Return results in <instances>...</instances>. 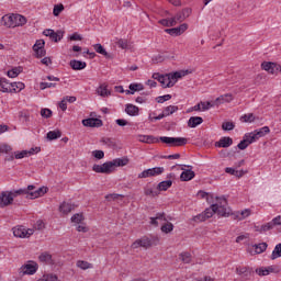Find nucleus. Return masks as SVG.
<instances>
[{"mask_svg": "<svg viewBox=\"0 0 281 281\" xmlns=\"http://www.w3.org/2000/svg\"><path fill=\"white\" fill-rule=\"evenodd\" d=\"M1 23L4 27H22V25L27 23V19L19 13H12L10 15L2 16Z\"/></svg>", "mask_w": 281, "mask_h": 281, "instance_id": "obj_1", "label": "nucleus"}, {"mask_svg": "<svg viewBox=\"0 0 281 281\" xmlns=\"http://www.w3.org/2000/svg\"><path fill=\"white\" fill-rule=\"evenodd\" d=\"M212 207L217 212L218 216H231L232 215V209L227 205V199L225 196H216L215 203L212 204Z\"/></svg>", "mask_w": 281, "mask_h": 281, "instance_id": "obj_2", "label": "nucleus"}, {"mask_svg": "<svg viewBox=\"0 0 281 281\" xmlns=\"http://www.w3.org/2000/svg\"><path fill=\"white\" fill-rule=\"evenodd\" d=\"M25 191L15 190V191H2L0 193V207H8V205H12L14 203V199L16 196H21Z\"/></svg>", "mask_w": 281, "mask_h": 281, "instance_id": "obj_3", "label": "nucleus"}, {"mask_svg": "<svg viewBox=\"0 0 281 281\" xmlns=\"http://www.w3.org/2000/svg\"><path fill=\"white\" fill-rule=\"evenodd\" d=\"M36 271H38V263L36 261H27L18 269V274L20 278H23V276H34Z\"/></svg>", "mask_w": 281, "mask_h": 281, "instance_id": "obj_4", "label": "nucleus"}, {"mask_svg": "<svg viewBox=\"0 0 281 281\" xmlns=\"http://www.w3.org/2000/svg\"><path fill=\"white\" fill-rule=\"evenodd\" d=\"M159 139L162 144H167L168 146H186V144H188V138L183 137L160 136Z\"/></svg>", "mask_w": 281, "mask_h": 281, "instance_id": "obj_5", "label": "nucleus"}, {"mask_svg": "<svg viewBox=\"0 0 281 281\" xmlns=\"http://www.w3.org/2000/svg\"><path fill=\"white\" fill-rule=\"evenodd\" d=\"M92 170L101 175H111V172L115 171V167L113 166V161H108L103 165H93Z\"/></svg>", "mask_w": 281, "mask_h": 281, "instance_id": "obj_6", "label": "nucleus"}, {"mask_svg": "<svg viewBox=\"0 0 281 281\" xmlns=\"http://www.w3.org/2000/svg\"><path fill=\"white\" fill-rule=\"evenodd\" d=\"M261 69H263V71H268V74H271L272 76H278V74H281L280 64L272 61H263L261 64Z\"/></svg>", "mask_w": 281, "mask_h": 281, "instance_id": "obj_7", "label": "nucleus"}, {"mask_svg": "<svg viewBox=\"0 0 281 281\" xmlns=\"http://www.w3.org/2000/svg\"><path fill=\"white\" fill-rule=\"evenodd\" d=\"M164 167H154L142 171L138 175V179H148V177H157L158 175H164Z\"/></svg>", "mask_w": 281, "mask_h": 281, "instance_id": "obj_8", "label": "nucleus"}, {"mask_svg": "<svg viewBox=\"0 0 281 281\" xmlns=\"http://www.w3.org/2000/svg\"><path fill=\"white\" fill-rule=\"evenodd\" d=\"M33 52H35L37 58H43V56L47 54V52L45 50V41L37 40L36 43L33 45Z\"/></svg>", "mask_w": 281, "mask_h": 281, "instance_id": "obj_9", "label": "nucleus"}, {"mask_svg": "<svg viewBox=\"0 0 281 281\" xmlns=\"http://www.w3.org/2000/svg\"><path fill=\"white\" fill-rule=\"evenodd\" d=\"M44 36H48L50 41H54V43H58L63 40V31L55 32L52 29H46L43 31Z\"/></svg>", "mask_w": 281, "mask_h": 281, "instance_id": "obj_10", "label": "nucleus"}, {"mask_svg": "<svg viewBox=\"0 0 281 281\" xmlns=\"http://www.w3.org/2000/svg\"><path fill=\"white\" fill-rule=\"evenodd\" d=\"M15 83L8 82V79L0 77V91L2 93H12L14 91L16 93V88H14Z\"/></svg>", "mask_w": 281, "mask_h": 281, "instance_id": "obj_11", "label": "nucleus"}, {"mask_svg": "<svg viewBox=\"0 0 281 281\" xmlns=\"http://www.w3.org/2000/svg\"><path fill=\"white\" fill-rule=\"evenodd\" d=\"M138 247H143L144 249H148L153 247V240L148 237H143L142 239H137L132 244L133 249H138Z\"/></svg>", "mask_w": 281, "mask_h": 281, "instance_id": "obj_12", "label": "nucleus"}, {"mask_svg": "<svg viewBox=\"0 0 281 281\" xmlns=\"http://www.w3.org/2000/svg\"><path fill=\"white\" fill-rule=\"evenodd\" d=\"M187 30H188V24L183 23L173 29H166L165 32L170 36H181V34H183V32H186Z\"/></svg>", "mask_w": 281, "mask_h": 281, "instance_id": "obj_13", "label": "nucleus"}, {"mask_svg": "<svg viewBox=\"0 0 281 281\" xmlns=\"http://www.w3.org/2000/svg\"><path fill=\"white\" fill-rule=\"evenodd\" d=\"M82 124L89 128H100V126H102V120L100 119H86L82 120Z\"/></svg>", "mask_w": 281, "mask_h": 281, "instance_id": "obj_14", "label": "nucleus"}, {"mask_svg": "<svg viewBox=\"0 0 281 281\" xmlns=\"http://www.w3.org/2000/svg\"><path fill=\"white\" fill-rule=\"evenodd\" d=\"M159 82L164 89H170L173 85H177V81L171 79L170 74L162 75Z\"/></svg>", "mask_w": 281, "mask_h": 281, "instance_id": "obj_15", "label": "nucleus"}, {"mask_svg": "<svg viewBox=\"0 0 281 281\" xmlns=\"http://www.w3.org/2000/svg\"><path fill=\"white\" fill-rule=\"evenodd\" d=\"M236 273L244 280H249V277L252 276L254 271L248 267H239L236 269Z\"/></svg>", "mask_w": 281, "mask_h": 281, "instance_id": "obj_16", "label": "nucleus"}, {"mask_svg": "<svg viewBox=\"0 0 281 281\" xmlns=\"http://www.w3.org/2000/svg\"><path fill=\"white\" fill-rule=\"evenodd\" d=\"M234 144V139L229 136L222 137L218 142L215 143L216 148H229Z\"/></svg>", "mask_w": 281, "mask_h": 281, "instance_id": "obj_17", "label": "nucleus"}, {"mask_svg": "<svg viewBox=\"0 0 281 281\" xmlns=\"http://www.w3.org/2000/svg\"><path fill=\"white\" fill-rule=\"evenodd\" d=\"M182 173L180 175V181H192V179H194V177H196V175L194 173V171H192V169H183L182 168Z\"/></svg>", "mask_w": 281, "mask_h": 281, "instance_id": "obj_18", "label": "nucleus"}, {"mask_svg": "<svg viewBox=\"0 0 281 281\" xmlns=\"http://www.w3.org/2000/svg\"><path fill=\"white\" fill-rule=\"evenodd\" d=\"M138 142H142L143 144H157L160 139L153 135H138Z\"/></svg>", "mask_w": 281, "mask_h": 281, "instance_id": "obj_19", "label": "nucleus"}, {"mask_svg": "<svg viewBox=\"0 0 281 281\" xmlns=\"http://www.w3.org/2000/svg\"><path fill=\"white\" fill-rule=\"evenodd\" d=\"M267 247H268L267 243L256 244L251 246L250 254H262L267 251Z\"/></svg>", "mask_w": 281, "mask_h": 281, "instance_id": "obj_20", "label": "nucleus"}, {"mask_svg": "<svg viewBox=\"0 0 281 281\" xmlns=\"http://www.w3.org/2000/svg\"><path fill=\"white\" fill-rule=\"evenodd\" d=\"M200 124H203V117L201 116H191L188 121L189 128H196Z\"/></svg>", "mask_w": 281, "mask_h": 281, "instance_id": "obj_21", "label": "nucleus"}, {"mask_svg": "<svg viewBox=\"0 0 281 281\" xmlns=\"http://www.w3.org/2000/svg\"><path fill=\"white\" fill-rule=\"evenodd\" d=\"M225 172H227V175H233V177H237L238 179H240V177H245V175H247V170L238 171L232 167H226Z\"/></svg>", "mask_w": 281, "mask_h": 281, "instance_id": "obj_22", "label": "nucleus"}, {"mask_svg": "<svg viewBox=\"0 0 281 281\" xmlns=\"http://www.w3.org/2000/svg\"><path fill=\"white\" fill-rule=\"evenodd\" d=\"M47 194V187H41L35 191L29 193L30 199H38V196H43Z\"/></svg>", "mask_w": 281, "mask_h": 281, "instance_id": "obj_23", "label": "nucleus"}, {"mask_svg": "<svg viewBox=\"0 0 281 281\" xmlns=\"http://www.w3.org/2000/svg\"><path fill=\"white\" fill-rule=\"evenodd\" d=\"M125 113H127V115H131L132 117H134L135 115H139V108L136 105H133L131 103H127L125 105Z\"/></svg>", "mask_w": 281, "mask_h": 281, "instance_id": "obj_24", "label": "nucleus"}, {"mask_svg": "<svg viewBox=\"0 0 281 281\" xmlns=\"http://www.w3.org/2000/svg\"><path fill=\"white\" fill-rule=\"evenodd\" d=\"M232 100H234V97L232 95V93H227V94L218 97L214 101V104H215V106H218V104H225V102H232Z\"/></svg>", "mask_w": 281, "mask_h": 281, "instance_id": "obj_25", "label": "nucleus"}, {"mask_svg": "<svg viewBox=\"0 0 281 281\" xmlns=\"http://www.w3.org/2000/svg\"><path fill=\"white\" fill-rule=\"evenodd\" d=\"M70 67L75 71H80V69H85L87 67V63L72 59L70 60Z\"/></svg>", "mask_w": 281, "mask_h": 281, "instance_id": "obj_26", "label": "nucleus"}, {"mask_svg": "<svg viewBox=\"0 0 281 281\" xmlns=\"http://www.w3.org/2000/svg\"><path fill=\"white\" fill-rule=\"evenodd\" d=\"M93 49L94 52H97V54H101L105 58H113V56L109 54L106 49H104V46H102V44H94Z\"/></svg>", "mask_w": 281, "mask_h": 281, "instance_id": "obj_27", "label": "nucleus"}, {"mask_svg": "<svg viewBox=\"0 0 281 281\" xmlns=\"http://www.w3.org/2000/svg\"><path fill=\"white\" fill-rule=\"evenodd\" d=\"M251 215V210L249 209H245L241 212H237L236 214H234V218L235 221H245V218L249 217Z\"/></svg>", "mask_w": 281, "mask_h": 281, "instance_id": "obj_28", "label": "nucleus"}, {"mask_svg": "<svg viewBox=\"0 0 281 281\" xmlns=\"http://www.w3.org/2000/svg\"><path fill=\"white\" fill-rule=\"evenodd\" d=\"M38 259L40 262H45V265H54V259L49 252H42Z\"/></svg>", "mask_w": 281, "mask_h": 281, "instance_id": "obj_29", "label": "nucleus"}, {"mask_svg": "<svg viewBox=\"0 0 281 281\" xmlns=\"http://www.w3.org/2000/svg\"><path fill=\"white\" fill-rule=\"evenodd\" d=\"M75 209H76V205L64 202L59 206V212H61L63 214H69V212H71Z\"/></svg>", "mask_w": 281, "mask_h": 281, "instance_id": "obj_30", "label": "nucleus"}, {"mask_svg": "<svg viewBox=\"0 0 281 281\" xmlns=\"http://www.w3.org/2000/svg\"><path fill=\"white\" fill-rule=\"evenodd\" d=\"M169 188H172V180L161 181L157 186V190H159V192H166Z\"/></svg>", "mask_w": 281, "mask_h": 281, "instance_id": "obj_31", "label": "nucleus"}, {"mask_svg": "<svg viewBox=\"0 0 281 281\" xmlns=\"http://www.w3.org/2000/svg\"><path fill=\"white\" fill-rule=\"evenodd\" d=\"M270 229H273V224L271 222L261 226H256V232H259V234H265V232H270Z\"/></svg>", "mask_w": 281, "mask_h": 281, "instance_id": "obj_32", "label": "nucleus"}, {"mask_svg": "<svg viewBox=\"0 0 281 281\" xmlns=\"http://www.w3.org/2000/svg\"><path fill=\"white\" fill-rule=\"evenodd\" d=\"M77 267H78V269H81L82 271H87V269H93V265L90 263L89 261H85V260H78Z\"/></svg>", "mask_w": 281, "mask_h": 281, "instance_id": "obj_33", "label": "nucleus"}, {"mask_svg": "<svg viewBox=\"0 0 281 281\" xmlns=\"http://www.w3.org/2000/svg\"><path fill=\"white\" fill-rule=\"evenodd\" d=\"M106 85H101L98 89L97 92L99 95H101V98H108V95H111V91H109V89H106Z\"/></svg>", "mask_w": 281, "mask_h": 281, "instance_id": "obj_34", "label": "nucleus"}, {"mask_svg": "<svg viewBox=\"0 0 281 281\" xmlns=\"http://www.w3.org/2000/svg\"><path fill=\"white\" fill-rule=\"evenodd\" d=\"M254 133L259 139V137H265V135H268V133H271V130L269 128V126H263L259 130H256Z\"/></svg>", "mask_w": 281, "mask_h": 281, "instance_id": "obj_35", "label": "nucleus"}, {"mask_svg": "<svg viewBox=\"0 0 281 281\" xmlns=\"http://www.w3.org/2000/svg\"><path fill=\"white\" fill-rule=\"evenodd\" d=\"M157 221L168 222V220L166 218V213H157L155 217H150L151 225H158Z\"/></svg>", "mask_w": 281, "mask_h": 281, "instance_id": "obj_36", "label": "nucleus"}, {"mask_svg": "<svg viewBox=\"0 0 281 281\" xmlns=\"http://www.w3.org/2000/svg\"><path fill=\"white\" fill-rule=\"evenodd\" d=\"M127 165H128L127 158H116L112 160V166H114V170L117 167L127 166Z\"/></svg>", "mask_w": 281, "mask_h": 281, "instance_id": "obj_37", "label": "nucleus"}, {"mask_svg": "<svg viewBox=\"0 0 281 281\" xmlns=\"http://www.w3.org/2000/svg\"><path fill=\"white\" fill-rule=\"evenodd\" d=\"M13 236H15V238H25V228H23V226L14 227Z\"/></svg>", "mask_w": 281, "mask_h": 281, "instance_id": "obj_38", "label": "nucleus"}, {"mask_svg": "<svg viewBox=\"0 0 281 281\" xmlns=\"http://www.w3.org/2000/svg\"><path fill=\"white\" fill-rule=\"evenodd\" d=\"M244 139L248 142V145L254 144V142H258V136L255 134V132L247 133L244 135Z\"/></svg>", "mask_w": 281, "mask_h": 281, "instance_id": "obj_39", "label": "nucleus"}, {"mask_svg": "<svg viewBox=\"0 0 281 281\" xmlns=\"http://www.w3.org/2000/svg\"><path fill=\"white\" fill-rule=\"evenodd\" d=\"M179 258L184 265H190L192 262V255L190 252H181Z\"/></svg>", "mask_w": 281, "mask_h": 281, "instance_id": "obj_40", "label": "nucleus"}, {"mask_svg": "<svg viewBox=\"0 0 281 281\" xmlns=\"http://www.w3.org/2000/svg\"><path fill=\"white\" fill-rule=\"evenodd\" d=\"M63 135V133H60V131H50L46 134L47 139H49V142L54 140V139H58L60 138Z\"/></svg>", "mask_w": 281, "mask_h": 281, "instance_id": "obj_41", "label": "nucleus"}, {"mask_svg": "<svg viewBox=\"0 0 281 281\" xmlns=\"http://www.w3.org/2000/svg\"><path fill=\"white\" fill-rule=\"evenodd\" d=\"M177 111H179V108L177 105H169L165 108L162 114H165V117H168V115H172V113H177Z\"/></svg>", "mask_w": 281, "mask_h": 281, "instance_id": "obj_42", "label": "nucleus"}, {"mask_svg": "<svg viewBox=\"0 0 281 281\" xmlns=\"http://www.w3.org/2000/svg\"><path fill=\"white\" fill-rule=\"evenodd\" d=\"M270 258H271V260H276V259H278V258H281V243L278 244V245L274 247V249H273V251H272Z\"/></svg>", "mask_w": 281, "mask_h": 281, "instance_id": "obj_43", "label": "nucleus"}, {"mask_svg": "<svg viewBox=\"0 0 281 281\" xmlns=\"http://www.w3.org/2000/svg\"><path fill=\"white\" fill-rule=\"evenodd\" d=\"M85 221V216L80 213H76L71 217V223H75L76 225H80Z\"/></svg>", "mask_w": 281, "mask_h": 281, "instance_id": "obj_44", "label": "nucleus"}, {"mask_svg": "<svg viewBox=\"0 0 281 281\" xmlns=\"http://www.w3.org/2000/svg\"><path fill=\"white\" fill-rule=\"evenodd\" d=\"M130 91L135 94V91H144V85L142 83H131L128 86Z\"/></svg>", "mask_w": 281, "mask_h": 281, "instance_id": "obj_45", "label": "nucleus"}, {"mask_svg": "<svg viewBox=\"0 0 281 281\" xmlns=\"http://www.w3.org/2000/svg\"><path fill=\"white\" fill-rule=\"evenodd\" d=\"M102 144H105V146H109V148H115L117 146V143L113 138H102Z\"/></svg>", "mask_w": 281, "mask_h": 281, "instance_id": "obj_46", "label": "nucleus"}, {"mask_svg": "<svg viewBox=\"0 0 281 281\" xmlns=\"http://www.w3.org/2000/svg\"><path fill=\"white\" fill-rule=\"evenodd\" d=\"M63 10H65V5H63V3L55 4L53 9L54 16H60V12H63Z\"/></svg>", "mask_w": 281, "mask_h": 281, "instance_id": "obj_47", "label": "nucleus"}, {"mask_svg": "<svg viewBox=\"0 0 281 281\" xmlns=\"http://www.w3.org/2000/svg\"><path fill=\"white\" fill-rule=\"evenodd\" d=\"M117 47L121 49H127L128 48V40L119 38L116 42Z\"/></svg>", "mask_w": 281, "mask_h": 281, "instance_id": "obj_48", "label": "nucleus"}, {"mask_svg": "<svg viewBox=\"0 0 281 281\" xmlns=\"http://www.w3.org/2000/svg\"><path fill=\"white\" fill-rule=\"evenodd\" d=\"M175 229V225L172 223H166L165 225L161 226V232L164 234H170Z\"/></svg>", "mask_w": 281, "mask_h": 281, "instance_id": "obj_49", "label": "nucleus"}, {"mask_svg": "<svg viewBox=\"0 0 281 281\" xmlns=\"http://www.w3.org/2000/svg\"><path fill=\"white\" fill-rule=\"evenodd\" d=\"M201 106H202V111H210V109H212L213 106H216V104L213 102H210V101H201L200 102Z\"/></svg>", "mask_w": 281, "mask_h": 281, "instance_id": "obj_50", "label": "nucleus"}, {"mask_svg": "<svg viewBox=\"0 0 281 281\" xmlns=\"http://www.w3.org/2000/svg\"><path fill=\"white\" fill-rule=\"evenodd\" d=\"M168 100H172V95L171 94H165V95L156 98V102L158 104H164V102H168Z\"/></svg>", "mask_w": 281, "mask_h": 281, "instance_id": "obj_51", "label": "nucleus"}, {"mask_svg": "<svg viewBox=\"0 0 281 281\" xmlns=\"http://www.w3.org/2000/svg\"><path fill=\"white\" fill-rule=\"evenodd\" d=\"M19 190L25 191L24 193H21V195L25 194L26 199H30L31 192H34L33 190H36V187L34 184H30L27 186L26 189H19Z\"/></svg>", "mask_w": 281, "mask_h": 281, "instance_id": "obj_52", "label": "nucleus"}, {"mask_svg": "<svg viewBox=\"0 0 281 281\" xmlns=\"http://www.w3.org/2000/svg\"><path fill=\"white\" fill-rule=\"evenodd\" d=\"M234 128H236V125L234 124V122H224L222 124L223 131H234Z\"/></svg>", "mask_w": 281, "mask_h": 281, "instance_id": "obj_53", "label": "nucleus"}, {"mask_svg": "<svg viewBox=\"0 0 281 281\" xmlns=\"http://www.w3.org/2000/svg\"><path fill=\"white\" fill-rule=\"evenodd\" d=\"M21 74V68H13L7 72L9 78H16Z\"/></svg>", "mask_w": 281, "mask_h": 281, "instance_id": "obj_54", "label": "nucleus"}, {"mask_svg": "<svg viewBox=\"0 0 281 281\" xmlns=\"http://www.w3.org/2000/svg\"><path fill=\"white\" fill-rule=\"evenodd\" d=\"M214 214H217V211H215V209L212 207V204H211V206L204 211V216H206V218H212Z\"/></svg>", "mask_w": 281, "mask_h": 281, "instance_id": "obj_55", "label": "nucleus"}, {"mask_svg": "<svg viewBox=\"0 0 281 281\" xmlns=\"http://www.w3.org/2000/svg\"><path fill=\"white\" fill-rule=\"evenodd\" d=\"M106 201H116V199H124V195L117 193H110L105 195Z\"/></svg>", "mask_w": 281, "mask_h": 281, "instance_id": "obj_56", "label": "nucleus"}, {"mask_svg": "<svg viewBox=\"0 0 281 281\" xmlns=\"http://www.w3.org/2000/svg\"><path fill=\"white\" fill-rule=\"evenodd\" d=\"M11 150H12V146H10L8 144L0 145V154L5 153V155H8V153H11Z\"/></svg>", "mask_w": 281, "mask_h": 281, "instance_id": "obj_57", "label": "nucleus"}, {"mask_svg": "<svg viewBox=\"0 0 281 281\" xmlns=\"http://www.w3.org/2000/svg\"><path fill=\"white\" fill-rule=\"evenodd\" d=\"M183 75L184 74H182L181 71H176L173 74H169V76L173 82H177V80H179V78H183Z\"/></svg>", "mask_w": 281, "mask_h": 281, "instance_id": "obj_58", "label": "nucleus"}, {"mask_svg": "<svg viewBox=\"0 0 281 281\" xmlns=\"http://www.w3.org/2000/svg\"><path fill=\"white\" fill-rule=\"evenodd\" d=\"M52 87H56V83L54 82H41L40 89L44 91V89H52Z\"/></svg>", "mask_w": 281, "mask_h": 281, "instance_id": "obj_59", "label": "nucleus"}, {"mask_svg": "<svg viewBox=\"0 0 281 281\" xmlns=\"http://www.w3.org/2000/svg\"><path fill=\"white\" fill-rule=\"evenodd\" d=\"M15 159H25L27 157V150L14 151Z\"/></svg>", "mask_w": 281, "mask_h": 281, "instance_id": "obj_60", "label": "nucleus"}, {"mask_svg": "<svg viewBox=\"0 0 281 281\" xmlns=\"http://www.w3.org/2000/svg\"><path fill=\"white\" fill-rule=\"evenodd\" d=\"M248 147H249V143L245 139V137L237 145V148H239V150H246Z\"/></svg>", "mask_w": 281, "mask_h": 281, "instance_id": "obj_61", "label": "nucleus"}, {"mask_svg": "<svg viewBox=\"0 0 281 281\" xmlns=\"http://www.w3.org/2000/svg\"><path fill=\"white\" fill-rule=\"evenodd\" d=\"M241 120H244V122H254L256 116H254V113H249L241 116Z\"/></svg>", "mask_w": 281, "mask_h": 281, "instance_id": "obj_62", "label": "nucleus"}, {"mask_svg": "<svg viewBox=\"0 0 281 281\" xmlns=\"http://www.w3.org/2000/svg\"><path fill=\"white\" fill-rule=\"evenodd\" d=\"M92 156L95 159H104V151L103 150H94V151H92Z\"/></svg>", "mask_w": 281, "mask_h": 281, "instance_id": "obj_63", "label": "nucleus"}, {"mask_svg": "<svg viewBox=\"0 0 281 281\" xmlns=\"http://www.w3.org/2000/svg\"><path fill=\"white\" fill-rule=\"evenodd\" d=\"M256 273H258L261 277L269 276V270H267V268H265V267H261V268L256 269Z\"/></svg>", "mask_w": 281, "mask_h": 281, "instance_id": "obj_64", "label": "nucleus"}]
</instances>
